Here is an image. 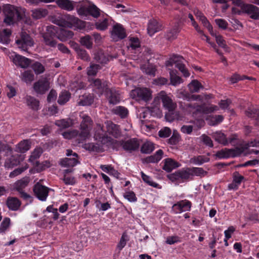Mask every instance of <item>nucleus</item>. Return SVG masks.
<instances>
[{"label": "nucleus", "mask_w": 259, "mask_h": 259, "mask_svg": "<svg viewBox=\"0 0 259 259\" xmlns=\"http://www.w3.org/2000/svg\"><path fill=\"white\" fill-rule=\"evenodd\" d=\"M54 23L58 26L82 29L85 27V22L74 16L67 14L59 16L54 21Z\"/></svg>", "instance_id": "obj_1"}, {"label": "nucleus", "mask_w": 259, "mask_h": 259, "mask_svg": "<svg viewBox=\"0 0 259 259\" xmlns=\"http://www.w3.org/2000/svg\"><path fill=\"white\" fill-rule=\"evenodd\" d=\"M5 18L4 22L8 25L14 24L21 20L22 16L18 9L14 6L7 5L4 7Z\"/></svg>", "instance_id": "obj_2"}, {"label": "nucleus", "mask_w": 259, "mask_h": 259, "mask_svg": "<svg viewBox=\"0 0 259 259\" xmlns=\"http://www.w3.org/2000/svg\"><path fill=\"white\" fill-rule=\"evenodd\" d=\"M100 10L95 5L91 4L85 7L81 2L77 6V12L81 17L91 15L94 18H98L100 15Z\"/></svg>", "instance_id": "obj_3"}, {"label": "nucleus", "mask_w": 259, "mask_h": 259, "mask_svg": "<svg viewBox=\"0 0 259 259\" xmlns=\"http://www.w3.org/2000/svg\"><path fill=\"white\" fill-rule=\"evenodd\" d=\"M184 61V59L182 56L174 55L169 58V60L166 62L165 65L167 67H169L175 64L176 67L183 74L184 76L188 77L190 74L185 68Z\"/></svg>", "instance_id": "obj_4"}, {"label": "nucleus", "mask_w": 259, "mask_h": 259, "mask_svg": "<svg viewBox=\"0 0 259 259\" xmlns=\"http://www.w3.org/2000/svg\"><path fill=\"white\" fill-rule=\"evenodd\" d=\"M130 96L137 101H147L151 99V92L147 88H137L131 92Z\"/></svg>", "instance_id": "obj_5"}, {"label": "nucleus", "mask_w": 259, "mask_h": 259, "mask_svg": "<svg viewBox=\"0 0 259 259\" xmlns=\"http://www.w3.org/2000/svg\"><path fill=\"white\" fill-rule=\"evenodd\" d=\"M161 100L163 106L169 112L173 111L177 107V104L164 91L159 92L155 98V100Z\"/></svg>", "instance_id": "obj_6"}, {"label": "nucleus", "mask_w": 259, "mask_h": 259, "mask_svg": "<svg viewBox=\"0 0 259 259\" xmlns=\"http://www.w3.org/2000/svg\"><path fill=\"white\" fill-rule=\"evenodd\" d=\"M190 172L189 168H183L167 175V178L173 182L177 181L184 182L191 178Z\"/></svg>", "instance_id": "obj_7"}, {"label": "nucleus", "mask_w": 259, "mask_h": 259, "mask_svg": "<svg viewBox=\"0 0 259 259\" xmlns=\"http://www.w3.org/2000/svg\"><path fill=\"white\" fill-rule=\"evenodd\" d=\"M18 48L24 51H27L29 47L33 46L34 42L30 36L26 32H22L20 39L16 41Z\"/></svg>", "instance_id": "obj_8"}, {"label": "nucleus", "mask_w": 259, "mask_h": 259, "mask_svg": "<svg viewBox=\"0 0 259 259\" xmlns=\"http://www.w3.org/2000/svg\"><path fill=\"white\" fill-rule=\"evenodd\" d=\"M243 152V150L239 148L233 149L225 148L217 152L215 156L219 159L228 158L239 156Z\"/></svg>", "instance_id": "obj_9"}, {"label": "nucleus", "mask_w": 259, "mask_h": 259, "mask_svg": "<svg viewBox=\"0 0 259 259\" xmlns=\"http://www.w3.org/2000/svg\"><path fill=\"white\" fill-rule=\"evenodd\" d=\"M90 85L93 88L94 91L100 95L103 94L108 90L107 82L99 78H90L89 79Z\"/></svg>", "instance_id": "obj_10"}, {"label": "nucleus", "mask_w": 259, "mask_h": 259, "mask_svg": "<svg viewBox=\"0 0 259 259\" xmlns=\"http://www.w3.org/2000/svg\"><path fill=\"white\" fill-rule=\"evenodd\" d=\"M34 91L39 94H45L50 89V83L47 78H42L33 84Z\"/></svg>", "instance_id": "obj_11"}, {"label": "nucleus", "mask_w": 259, "mask_h": 259, "mask_svg": "<svg viewBox=\"0 0 259 259\" xmlns=\"http://www.w3.org/2000/svg\"><path fill=\"white\" fill-rule=\"evenodd\" d=\"M49 188L37 183L35 185L33 191L36 197L41 201H45L48 195Z\"/></svg>", "instance_id": "obj_12"}, {"label": "nucleus", "mask_w": 259, "mask_h": 259, "mask_svg": "<svg viewBox=\"0 0 259 259\" xmlns=\"http://www.w3.org/2000/svg\"><path fill=\"white\" fill-rule=\"evenodd\" d=\"M242 12L249 15L254 20H259V8L252 5L245 4L243 6Z\"/></svg>", "instance_id": "obj_13"}, {"label": "nucleus", "mask_w": 259, "mask_h": 259, "mask_svg": "<svg viewBox=\"0 0 259 259\" xmlns=\"http://www.w3.org/2000/svg\"><path fill=\"white\" fill-rule=\"evenodd\" d=\"M126 33L124 29L120 24H117L113 27L111 31V37L115 41H118L125 37Z\"/></svg>", "instance_id": "obj_14"}, {"label": "nucleus", "mask_w": 259, "mask_h": 259, "mask_svg": "<svg viewBox=\"0 0 259 259\" xmlns=\"http://www.w3.org/2000/svg\"><path fill=\"white\" fill-rule=\"evenodd\" d=\"M10 58L13 61L16 65H19L22 68H26L30 64V60L15 53H11Z\"/></svg>", "instance_id": "obj_15"}, {"label": "nucleus", "mask_w": 259, "mask_h": 259, "mask_svg": "<svg viewBox=\"0 0 259 259\" xmlns=\"http://www.w3.org/2000/svg\"><path fill=\"white\" fill-rule=\"evenodd\" d=\"M56 3L60 8L68 11H72L75 7L77 9L78 4L80 3L71 0H57Z\"/></svg>", "instance_id": "obj_16"}, {"label": "nucleus", "mask_w": 259, "mask_h": 259, "mask_svg": "<svg viewBox=\"0 0 259 259\" xmlns=\"http://www.w3.org/2000/svg\"><path fill=\"white\" fill-rule=\"evenodd\" d=\"M139 142L136 139H131L122 143L123 149L130 152L138 150L139 148Z\"/></svg>", "instance_id": "obj_17"}, {"label": "nucleus", "mask_w": 259, "mask_h": 259, "mask_svg": "<svg viewBox=\"0 0 259 259\" xmlns=\"http://www.w3.org/2000/svg\"><path fill=\"white\" fill-rule=\"evenodd\" d=\"M162 29V24L157 20L155 19L149 20L147 27V32L149 35L152 36L155 33L160 31Z\"/></svg>", "instance_id": "obj_18"}, {"label": "nucleus", "mask_w": 259, "mask_h": 259, "mask_svg": "<svg viewBox=\"0 0 259 259\" xmlns=\"http://www.w3.org/2000/svg\"><path fill=\"white\" fill-rule=\"evenodd\" d=\"M106 97L110 104H116L120 101V95L117 91L113 89H108L105 92Z\"/></svg>", "instance_id": "obj_19"}, {"label": "nucleus", "mask_w": 259, "mask_h": 259, "mask_svg": "<svg viewBox=\"0 0 259 259\" xmlns=\"http://www.w3.org/2000/svg\"><path fill=\"white\" fill-rule=\"evenodd\" d=\"M245 113L247 117L255 121V125H259V108L249 107Z\"/></svg>", "instance_id": "obj_20"}, {"label": "nucleus", "mask_w": 259, "mask_h": 259, "mask_svg": "<svg viewBox=\"0 0 259 259\" xmlns=\"http://www.w3.org/2000/svg\"><path fill=\"white\" fill-rule=\"evenodd\" d=\"M212 137L218 143L224 145H227L233 141V139L228 140L225 135L221 132H216L212 133Z\"/></svg>", "instance_id": "obj_21"}, {"label": "nucleus", "mask_w": 259, "mask_h": 259, "mask_svg": "<svg viewBox=\"0 0 259 259\" xmlns=\"http://www.w3.org/2000/svg\"><path fill=\"white\" fill-rule=\"evenodd\" d=\"M79 116L81 119L80 126L84 128L92 130L93 121L91 118L87 114L81 112L80 113Z\"/></svg>", "instance_id": "obj_22"}, {"label": "nucleus", "mask_w": 259, "mask_h": 259, "mask_svg": "<svg viewBox=\"0 0 259 259\" xmlns=\"http://www.w3.org/2000/svg\"><path fill=\"white\" fill-rule=\"evenodd\" d=\"M21 204L20 201L16 197H9L7 198V205L12 210H17Z\"/></svg>", "instance_id": "obj_23"}, {"label": "nucleus", "mask_w": 259, "mask_h": 259, "mask_svg": "<svg viewBox=\"0 0 259 259\" xmlns=\"http://www.w3.org/2000/svg\"><path fill=\"white\" fill-rule=\"evenodd\" d=\"M180 166L178 162L171 158H166L164 160V164L163 169L167 172H170L172 169Z\"/></svg>", "instance_id": "obj_24"}, {"label": "nucleus", "mask_w": 259, "mask_h": 259, "mask_svg": "<svg viewBox=\"0 0 259 259\" xmlns=\"http://www.w3.org/2000/svg\"><path fill=\"white\" fill-rule=\"evenodd\" d=\"M92 130L88 129L87 128H83L82 127H79V132L77 136L78 137L79 143L82 142L88 139H89L91 136V131Z\"/></svg>", "instance_id": "obj_25"}, {"label": "nucleus", "mask_w": 259, "mask_h": 259, "mask_svg": "<svg viewBox=\"0 0 259 259\" xmlns=\"http://www.w3.org/2000/svg\"><path fill=\"white\" fill-rule=\"evenodd\" d=\"M42 153V150L40 148H37L34 150L31 153L29 157V161L35 165L36 166L38 167L39 163L36 160L40 157Z\"/></svg>", "instance_id": "obj_26"}, {"label": "nucleus", "mask_w": 259, "mask_h": 259, "mask_svg": "<svg viewBox=\"0 0 259 259\" xmlns=\"http://www.w3.org/2000/svg\"><path fill=\"white\" fill-rule=\"evenodd\" d=\"M29 182V178L28 177H24L16 182L13 185V188L18 192L22 191L28 185Z\"/></svg>", "instance_id": "obj_27"}, {"label": "nucleus", "mask_w": 259, "mask_h": 259, "mask_svg": "<svg viewBox=\"0 0 259 259\" xmlns=\"http://www.w3.org/2000/svg\"><path fill=\"white\" fill-rule=\"evenodd\" d=\"M74 35L72 31L60 28L59 33L57 37L62 41H66L68 39L71 38Z\"/></svg>", "instance_id": "obj_28"}, {"label": "nucleus", "mask_w": 259, "mask_h": 259, "mask_svg": "<svg viewBox=\"0 0 259 259\" xmlns=\"http://www.w3.org/2000/svg\"><path fill=\"white\" fill-rule=\"evenodd\" d=\"M78 163L76 157H66L61 159L60 161V164L63 167H73Z\"/></svg>", "instance_id": "obj_29"}, {"label": "nucleus", "mask_w": 259, "mask_h": 259, "mask_svg": "<svg viewBox=\"0 0 259 259\" xmlns=\"http://www.w3.org/2000/svg\"><path fill=\"white\" fill-rule=\"evenodd\" d=\"M169 76L170 84L174 86H177L183 82V79L178 75H177V71L176 70H170Z\"/></svg>", "instance_id": "obj_30"}, {"label": "nucleus", "mask_w": 259, "mask_h": 259, "mask_svg": "<svg viewBox=\"0 0 259 259\" xmlns=\"http://www.w3.org/2000/svg\"><path fill=\"white\" fill-rule=\"evenodd\" d=\"M20 163V159L17 156H12L6 159L5 162V166L8 168H12L19 164Z\"/></svg>", "instance_id": "obj_31"}, {"label": "nucleus", "mask_w": 259, "mask_h": 259, "mask_svg": "<svg viewBox=\"0 0 259 259\" xmlns=\"http://www.w3.org/2000/svg\"><path fill=\"white\" fill-rule=\"evenodd\" d=\"M47 14L48 11L46 9L38 8L32 10L31 16L35 19H39L45 17Z\"/></svg>", "instance_id": "obj_32"}, {"label": "nucleus", "mask_w": 259, "mask_h": 259, "mask_svg": "<svg viewBox=\"0 0 259 259\" xmlns=\"http://www.w3.org/2000/svg\"><path fill=\"white\" fill-rule=\"evenodd\" d=\"M30 148V143L27 140L20 142L16 147V151L20 153H24Z\"/></svg>", "instance_id": "obj_33"}, {"label": "nucleus", "mask_w": 259, "mask_h": 259, "mask_svg": "<svg viewBox=\"0 0 259 259\" xmlns=\"http://www.w3.org/2000/svg\"><path fill=\"white\" fill-rule=\"evenodd\" d=\"M55 125L61 128H66L73 124L72 120L70 118L62 119L57 120L55 122Z\"/></svg>", "instance_id": "obj_34"}, {"label": "nucleus", "mask_w": 259, "mask_h": 259, "mask_svg": "<svg viewBox=\"0 0 259 259\" xmlns=\"http://www.w3.org/2000/svg\"><path fill=\"white\" fill-rule=\"evenodd\" d=\"M246 148L250 153L257 154L259 153V140H254L249 142L246 145Z\"/></svg>", "instance_id": "obj_35"}, {"label": "nucleus", "mask_w": 259, "mask_h": 259, "mask_svg": "<svg viewBox=\"0 0 259 259\" xmlns=\"http://www.w3.org/2000/svg\"><path fill=\"white\" fill-rule=\"evenodd\" d=\"M112 112L121 118H125L127 116L128 111L127 108L123 106H116L112 109Z\"/></svg>", "instance_id": "obj_36"}, {"label": "nucleus", "mask_w": 259, "mask_h": 259, "mask_svg": "<svg viewBox=\"0 0 259 259\" xmlns=\"http://www.w3.org/2000/svg\"><path fill=\"white\" fill-rule=\"evenodd\" d=\"M94 59L101 64H106L109 61L108 57L102 51L95 54Z\"/></svg>", "instance_id": "obj_37"}, {"label": "nucleus", "mask_w": 259, "mask_h": 259, "mask_svg": "<svg viewBox=\"0 0 259 259\" xmlns=\"http://www.w3.org/2000/svg\"><path fill=\"white\" fill-rule=\"evenodd\" d=\"M11 31L10 29H5L0 32V42L4 44H8L10 41V36Z\"/></svg>", "instance_id": "obj_38"}, {"label": "nucleus", "mask_w": 259, "mask_h": 259, "mask_svg": "<svg viewBox=\"0 0 259 259\" xmlns=\"http://www.w3.org/2000/svg\"><path fill=\"white\" fill-rule=\"evenodd\" d=\"M27 105L30 107L33 110H38L39 107V102L34 97L27 96L26 97Z\"/></svg>", "instance_id": "obj_39"}, {"label": "nucleus", "mask_w": 259, "mask_h": 259, "mask_svg": "<svg viewBox=\"0 0 259 259\" xmlns=\"http://www.w3.org/2000/svg\"><path fill=\"white\" fill-rule=\"evenodd\" d=\"M165 118L166 120L169 122H171L175 120H180L182 119L183 116L178 111H170L168 113L166 114Z\"/></svg>", "instance_id": "obj_40"}, {"label": "nucleus", "mask_w": 259, "mask_h": 259, "mask_svg": "<svg viewBox=\"0 0 259 259\" xmlns=\"http://www.w3.org/2000/svg\"><path fill=\"white\" fill-rule=\"evenodd\" d=\"M70 98V94L67 91H62L59 94L58 103L60 105H64L67 103Z\"/></svg>", "instance_id": "obj_41"}, {"label": "nucleus", "mask_w": 259, "mask_h": 259, "mask_svg": "<svg viewBox=\"0 0 259 259\" xmlns=\"http://www.w3.org/2000/svg\"><path fill=\"white\" fill-rule=\"evenodd\" d=\"M79 42L81 45L85 47L88 49L92 48L93 41L91 37L89 35L81 37Z\"/></svg>", "instance_id": "obj_42"}, {"label": "nucleus", "mask_w": 259, "mask_h": 259, "mask_svg": "<svg viewBox=\"0 0 259 259\" xmlns=\"http://www.w3.org/2000/svg\"><path fill=\"white\" fill-rule=\"evenodd\" d=\"M94 101V98L91 95L83 96L80 99L78 104L81 106H88L91 105Z\"/></svg>", "instance_id": "obj_43"}, {"label": "nucleus", "mask_w": 259, "mask_h": 259, "mask_svg": "<svg viewBox=\"0 0 259 259\" xmlns=\"http://www.w3.org/2000/svg\"><path fill=\"white\" fill-rule=\"evenodd\" d=\"M107 131L110 134L115 138L118 137L120 134L118 130V126L112 123L108 125Z\"/></svg>", "instance_id": "obj_44"}, {"label": "nucleus", "mask_w": 259, "mask_h": 259, "mask_svg": "<svg viewBox=\"0 0 259 259\" xmlns=\"http://www.w3.org/2000/svg\"><path fill=\"white\" fill-rule=\"evenodd\" d=\"M44 41L45 44L50 47L55 48L57 45V41L54 39V36L44 34L43 35Z\"/></svg>", "instance_id": "obj_45"}, {"label": "nucleus", "mask_w": 259, "mask_h": 259, "mask_svg": "<svg viewBox=\"0 0 259 259\" xmlns=\"http://www.w3.org/2000/svg\"><path fill=\"white\" fill-rule=\"evenodd\" d=\"M154 144L149 141L144 143L141 147V151L143 153L148 154L153 151Z\"/></svg>", "instance_id": "obj_46"}, {"label": "nucleus", "mask_w": 259, "mask_h": 259, "mask_svg": "<svg viewBox=\"0 0 259 259\" xmlns=\"http://www.w3.org/2000/svg\"><path fill=\"white\" fill-rule=\"evenodd\" d=\"M190 91L191 93L198 92L200 89L202 88L201 83L197 80H193L188 85Z\"/></svg>", "instance_id": "obj_47"}, {"label": "nucleus", "mask_w": 259, "mask_h": 259, "mask_svg": "<svg viewBox=\"0 0 259 259\" xmlns=\"http://www.w3.org/2000/svg\"><path fill=\"white\" fill-rule=\"evenodd\" d=\"M218 109L219 108L218 106L214 105H211L210 107H206L204 105H202V106H198L197 108L198 112L206 114L212 112L214 111L218 110Z\"/></svg>", "instance_id": "obj_48"}, {"label": "nucleus", "mask_w": 259, "mask_h": 259, "mask_svg": "<svg viewBox=\"0 0 259 259\" xmlns=\"http://www.w3.org/2000/svg\"><path fill=\"white\" fill-rule=\"evenodd\" d=\"M209 160V158L204 156H198L192 158L190 161L195 164L201 165L203 163L208 162Z\"/></svg>", "instance_id": "obj_49"}, {"label": "nucleus", "mask_w": 259, "mask_h": 259, "mask_svg": "<svg viewBox=\"0 0 259 259\" xmlns=\"http://www.w3.org/2000/svg\"><path fill=\"white\" fill-rule=\"evenodd\" d=\"M21 78L26 83H30L34 80V75L31 71L27 70L22 74Z\"/></svg>", "instance_id": "obj_50"}, {"label": "nucleus", "mask_w": 259, "mask_h": 259, "mask_svg": "<svg viewBox=\"0 0 259 259\" xmlns=\"http://www.w3.org/2000/svg\"><path fill=\"white\" fill-rule=\"evenodd\" d=\"M163 153V152L162 150H158L155 155L151 156L147 158V161L153 163L159 161L161 159Z\"/></svg>", "instance_id": "obj_51"}, {"label": "nucleus", "mask_w": 259, "mask_h": 259, "mask_svg": "<svg viewBox=\"0 0 259 259\" xmlns=\"http://www.w3.org/2000/svg\"><path fill=\"white\" fill-rule=\"evenodd\" d=\"M60 28L54 26L50 25L47 27V32L45 34H48V35L55 36L59 34Z\"/></svg>", "instance_id": "obj_52"}, {"label": "nucleus", "mask_w": 259, "mask_h": 259, "mask_svg": "<svg viewBox=\"0 0 259 259\" xmlns=\"http://www.w3.org/2000/svg\"><path fill=\"white\" fill-rule=\"evenodd\" d=\"M141 69L143 72L145 73L146 74L154 76L155 73V68L152 65H144L141 66Z\"/></svg>", "instance_id": "obj_53"}, {"label": "nucleus", "mask_w": 259, "mask_h": 259, "mask_svg": "<svg viewBox=\"0 0 259 259\" xmlns=\"http://www.w3.org/2000/svg\"><path fill=\"white\" fill-rule=\"evenodd\" d=\"M100 69L99 65L91 64L87 69V74L89 76H95Z\"/></svg>", "instance_id": "obj_54"}, {"label": "nucleus", "mask_w": 259, "mask_h": 259, "mask_svg": "<svg viewBox=\"0 0 259 259\" xmlns=\"http://www.w3.org/2000/svg\"><path fill=\"white\" fill-rule=\"evenodd\" d=\"M83 147L89 151L97 152L101 151V149L98 144L94 143L85 144Z\"/></svg>", "instance_id": "obj_55"}, {"label": "nucleus", "mask_w": 259, "mask_h": 259, "mask_svg": "<svg viewBox=\"0 0 259 259\" xmlns=\"http://www.w3.org/2000/svg\"><path fill=\"white\" fill-rule=\"evenodd\" d=\"M190 170L191 177L193 176H204L206 174V172L201 167H193L190 168Z\"/></svg>", "instance_id": "obj_56"}, {"label": "nucleus", "mask_w": 259, "mask_h": 259, "mask_svg": "<svg viewBox=\"0 0 259 259\" xmlns=\"http://www.w3.org/2000/svg\"><path fill=\"white\" fill-rule=\"evenodd\" d=\"M28 166L27 164L25 165V166H23L21 167H19L14 169L13 171L10 172L9 175V177L11 178H15V177L18 176L19 175L22 173L25 170L28 168Z\"/></svg>", "instance_id": "obj_57"}, {"label": "nucleus", "mask_w": 259, "mask_h": 259, "mask_svg": "<svg viewBox=\"0 0 259 259\" xmlns=\"http://www.w3.org/2000/svg\"><path fill=\"white\" fill-rule=\"evenodd\" d=\"M141 177L143 180L149 185L152 186L154 188H157L158 184L154 182H153L151 179L147 175H145L143 171L141 172Z\"/></svg>", "instance_id": "obj_58"}, {"label": "nucleus", "mask_w": 259, "mask_h": 259, "mask_svg": "<svg viewBox=\"0 0 259 259\" xmlns=\"http://www.w3.org/2000/svg\"><path fill=\"white\" fill-rule=\"evenodd\" d=\"M76 53L78 57L81 59L86 61L90 60V57L85 50L80 48Z\"/></svg>", "instance_id": "obj_59"}, {"label": "nucleus", "mask_w": 259, "mask_h": 259, "mask_svg": "<svg viewBox=\"0 0 259 259\" xmlns=\"http://www.w3.org/2000/svg\"><path fill=\"white\" fill-rule=\"evenodd\" d=\"M32 69H33L35 73L37 74L42 73L45 71L44 66L39 62H35L32 65Z\"/></svg>", "instance_id": "obj_60"}, {"label": "nucleus", "mask_w": 259, "mask_h": 259, "mask_svg": "<svg viewBox=\"0 0 259 259\" xmlns=\"http://www.w3.org/2000/svg\"><path fill=\"white\" fill-rule=\"evenodd\" d=\"M10 225V219L9 218L4 219L0 226V232L4 233L9 227Z\"/></svg>", "instance_id": "obj_61"}, {"label": "nucleus", "mask_w": 259, "mask_h": 259, "mask_svg": "<svg viewBox=\"0 0 259 259\" xmlns=\"http://www.w3.org/2000/svg\"><path fill=\"white\" fill-rule=\"evenodd\" d=\"M95 25L98 29L104 30L107 28L108 25V20L107 19H104L102 21H99L96 23Z\"/></svg>", "instance_id": "obj_62"}, {"label": "nucleus", "mask_w": 259, "mask_h": 259, "mask_svg": "<svg viewBox=\"0 0 259 259\" xmlns=\"http://www.w3.org/2000/svg\"><path fill=\"white\" fill-rule=\"evenodd\" d=\"M171 134V131L170 128L167 127H165L162 129H161L158 132V135L161 138H167Z\"/></svg>", "instance_id": "obj_63"}, {"label": "nucleus", "mask_w": 259, "mask_h": 259, "mask_svg": "<svg viewBox=\"0 0 259 259\" xmlns=\"http://www.w3.org/2000/svg\"><path fill=\"white\" fill-rule=\"evenodd\" d=\"M182 208V212L189 211L191 207V203L187 200H182L179 202Z\"/></svg>", "instance_id": "obj_64"}]
</instances>
